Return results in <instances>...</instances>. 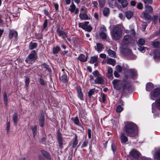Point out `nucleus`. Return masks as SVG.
<instances>
[{
    "label": "nucleus",
    "instance_id": "nucleus-1",
    "mask_svg": "<svg viewBox=\"0 0 160 160\" xmlns=\"http://www.w3.org/2000/svg\"><path fill=\"white\" fill-rule=\"evenodd\" d=\"M151 99L154 100L153 98H158L155 102L152 104V112L153 113L154 118L158 115V113H155L157 111V109L160 110V88H157L155 89L152 93H150Z\"/></svg>",
    "mask_w": 160,
    "mask_h": 160
},
{
    "label": "nucleus",
    "instance_id": "nucleus-2",
    "mask_svg": "<svg viewBox=\"0 0 160 160\" xmlns=\"http://www.w3.org/2000/svg\"><path fill=\"white\" fill-rule=\"evenodd\" d=\"M92 75L89 76L91 82L93 84H102L104 82V77L101 75L98 70L93 71Z\"/></svg>",
    "mask_w": 160,
    "mask_h": 160
},
{
    "label": "nucleus",
    "instance_id": "nucleus-3",
    "mask_svg": "<svg viewBox=\"0 0 160 160\" xmlns=\"http://www.w3.org/2000/svg\"><path fill=\"white\" fill-rule=\"evenodd\" d=\"M138 128L135 124L133 122H128L125 126V131L129 136L133 137L138 133Z\"/></svg>",
    "mask_w": 160,
    "mask_h": 160
},
{
    "label": "nucleus",
    "instance_id": "nucleus-4",
    "mask_svg": "<svg viewBox=\"0 0 160 160\" xmlns=\"http://www.w3.org/2000/svg\"><path fill=\"white\" fill-rule=\"evenodd\" d=\"M111 33L113 40H118L120 39L122 36L121 29L118 26H115L113 27L112 30L111 31Z\"/></svg>",
    "mask_w": 160,
    "mask_h": 160
},
{
    "label": "nucleus",
    "instance_id": "nucleus-5",
    "mask_svg": "<svg viewBox=\"0 0 160 160\" xmlns=\"http://www.w3.org/2000/svg\"><path fill=\"white\" fill-rule=\"evenodd\" d=\"M131 33L132 37H131L129 35H125L124 36L123 42L122 44V46L123 47L125 46V44L126 45L130 44L131 43H134L135 42V32L133 29L131 30Z\"/></svg>",
    "mask_w": 160,
    "mask_h": 160
},
{
    "label": "nucleus",
    "instance_id": "nucleus-6",
    "mask_svg": "<svg viewBox=\"0 0 160 160\" xmlns=\"http://www.w3.org/2000/svg\"><path fill=\"white\" fill-rule=\"evenodd\" d=\"M36 51L33 50L31 52L28 57L27 58L25 61L28 63L32 64L35 61L36 59Z\"/></svg>",
    "mask_w": 160,
    "mask_h": 160
},
{
    "label": "nucleus",
    "instance_id": "nucleus-7",
    "mask_svg": "<svg viewBox=\"0 0 160 160\" xmlns=\"http://www.w3.org/2000/svg\"><path fill=\"white\" fill-rule=\"evenodd\" d=\"M89 23V22L88 21L79 23L78 26L79 27L82 28L86 31L90 32L92 30V28L91 26L88 25Z\"/></svg>",
    "mask_w": 160,
    "mask_h": 160
},
{
    "label": "nucleus",
    "instance_id": "nucleus-8",
    "mask_svg": "<svg viewBox=\"0 0 160 160\" xmlns=\"http://www.w3.org/2000/svg\"><path fill=\"white\" fill-rule=\"evenodd\" d=\"M62 75L60 77V79L62 82H68V79L67 75L68 74V71L64 69L62 70Z\"/></svg>",
    "mask_w": 160,
    "mask_h": 160
},
{
    "label": "nucleus",
    "instance_id": "nucleus-9",
    "mask_svg": "<svg viewBox=\"0 0 160 160\" xmlns=\"http://www.w3.org/2000/svg\"><path fill=\"white\" fill-rule=\"evenodd\" d=\"M112 83L114 88L117 90H120L121 88L122 84L121 80L115 79L113 81Z\"/></svg>",
    "mask_w": 160,
    "mask_h": 160
},
{
    "label": "nucleus",
    "instance_id": "nucleus-10",
    "mask_svg": "<svg viewBox=\"0 0 160 160\" xmlns=\"http://www.w3.org/2000/svg\"><path fill=\"white\" fill-rule=\"evenodd\" d=\"M68 10L71 13H74L75 14H77L79 12V9L76 8L75 5L73 3H72L69 8Z\"/></svg>",
    "mask_w": 160,
    "mask_h": 160
},
{
    "label": "nucleus",
    "instance_id": "nucleus-11",
    "mask_svg": "<svg viewBox=\"0 0 160 160\" xmlns=\"http://www.w3.org/2000/svg\"><path fill=\"white\" fill-rule=\"evenodd\" d=\"M18 34L17 32L13 29L11 30L10 31L9 34V38L10 39H12L13 37H14L16 38L18 37Z\"/></svg>",
    "mask_w": 160,
    "mask_h": 160
},
{
    "label": "nucleus",
    "instance_id": "nucleus-12",
    "mask_svg": "<svg viewBox=\"0 0 160 160\" xmlns=\"http://www.w3.org/2000/svg\"><path fill=\"white\" fill-rule=\"evenodd\" d=\"M154 58L156 60H158L160 58V49H155L154 52Z\"/></svg>",
    "mask_w": 160,
    "mask_h": 160
},
{
    "label": "nucleus",
    "instance_id": "nucleus-13",
    "mask_svg": "<svg viewBox=\"0 0 160 160\" xmlns=\"http://www.w3.org/2000/svg\"><path fill=\"white\" fill-rule=\"evenodd\" d=\"M154 88L153 84L151 82H148L146 84V89L147 91L150 92Z\"/></svg>",
    "mask_w": 160,
    "mask_h": 160
},
{
    "label": "nucleus",
    "instance_id": "nucleus-14",
    "mask_svg": "<svg viewBox=\"0 0 160 160\" xmlns=\"http://www.w3.org/2000/svg\"><path fill=\"white\" fill-rule=\"evenodd\" d=\"M95 50L98 52H101L104 48L103 45L101 43H97L96 47H95Z\"/></svg>",
    "mask_w": 160,
    "mask_h": 160
},
{
    "label": "nucleus",
    "instance_id": "nucleus-15",
    "mask_svg": "<svg viewBox=\"0 0 160 160\" xmlns=\"http://www.w3.org/2000/svg\"><path fill=\"white\" fill-rule=\"evenodd\" d=\"M129 75L132 78H134L137 76V73L136 71L133 69H130L128 70Z\"/></svg>",
    "mask_w": 160,
    "mask_h": 160
},
{
    "label": "nucleus",
    "instance_id": "nucleus-16",
    "mask_svg": "<svg viewBox=\"0 0 160 160\" xmlns=\"http://www.w3.org/2000/svg\"><path fill=\"white\" fill-rule=\"evenodd\" d=\"M120 137L121 138V142L124 144H126V142L128 141V137H126L124 134L123 133L121 135Z\"/></svg>",
    "mask_w": 160,
    "mask_h": 160
},
{
    "label": "nucleus",
    "instance_id": "nucleus-17",
    "mask_svg": "<svg viewBox=\"0 0 160 160\" xmlns=\"http://www.w3.org/2000/svg\"><path fill=\"white\" fill-rule=\"evenodd\" d=\"M39 124L41 127H43L44 125V117L43 115L42 114L40 117L39 118Z\"/></svg>",
    "mask_w": 160,
    "mask_h": 160
},
{
    "label": "nucleus",
    "instance_id": "nucleus-18",
    "mask_svg": "<svg viewBox=\"0 0 160 160\" xmlns=\"http://www.w3.org/2000/svg\"><path fill=\"white\" fill-rule=\"evenodd\" d=\"M77 91L78 94V97L82 100H83V96L82 92H81V88L80 87L77 88Z\"/></svg>",
    "mask_w": 160,
    "mask_h": 160
},
{
    "label": "nucleus",
    "instance_id": "nucleus-19",
    "mask_svg": "<svg viewBox=\"0 0 160 160\" xmlns=\"http://www.w3.org/2000/svg\"><path fill=\"white\" fill-rule=\"evenodd\" d=\"M130 153L134 158H138L139 155V152L134 149L132 150L130 152Z\"/></svg>",
    "mask_w": 160,
    "mask_h": 160
},
{
    "label": "nucleus",
    "instance_id": "nucleus-20",
    "mask_svg": "<svg viewBox=\"0 0 160 160\" xmlns=\"http://www.w3.org/2000/svg\"><path fill=\"white\" fill-rule=\"evenodd\" d=\"M107 76L110 79H112V70L111 68H108V73L107 74Z\"/></svg>",
    "mask_w": 160,
    "mask_h": 160
},
{
    "label": "nucleus",
    "instance_id": "nucleus-21",
    "mask_svg": "<svg viewBox=\"0 0 160 160\" xmlns=\"http://www.w3.org/2000/svg\"><path fill=\"white\" fill-rule=\"evenodd\" d=\"M57 32L59 35L62 36L63 38H64L67 37L65 33L63 31L61 30L58 28L57 29Z\"/></svg>",
    "mask_w": 160,
    "mask_h": 160
},
{
    "label": "nucleus",
    "instance_id": "nucleus-22",
    "mask_svg": "<svg viewBox=\"0 0 160 160\" xmlns=\"http://www.w3.org/2000/svg\"><path fill=\"white\" fill-rule=\"evenodd\" d=\"M126 18L128 19H130L133 15V12L131 11H128L125 12Z\"/></svg>",
    "mask_w": 160,
    "mask_h": 160
},
{
    "label": "nucleus",
    "instance_id": "nucleus-23",
    "mask_svg": "<svg viewBox=\"0 0 160 160\" xmlns=\"http://www.w3.org/2000/svg\"><path fill=\"white\" fill-rule=\"evenodd\" d=\"M78 59L82 62H85L87 61V57L83 54H81L78 58Z\"/></svg>",
    "mask_w": 160,
    "mask_h": 160
},
{
    "label": "nucleus",
    "instance_id": "nucleus-24",
    "mask_svg": "<svg viewBox=\"0 0 160 160\" xmlns=\"http://www.w3.org/2000/svg\"><path fill=\"white\" fill-rule=\"evenodd\" d=\"M107 62L108 64H111L113 66L115 65L116 63L115 60L111 58H108L107 60Z\"/></svg>",
    "mask_w": 160,
    "mask_h": 160
},
{
    "label": "nucleus",
    "instance_id": "nucleus-25",
    "mask_svg": "<svg viewBox=\"0 0 160 160\" xmlns=\"http://www.w3.org/2000/svg\"><path fill=\"white\" fill-rule=\"evenodd\" d=\"M13 120L14 124L17 125L18 122V118L17 114L16 113H14L13 117Z\"/></svg>",
    "mask_w": 160,
    "mask_h": 160
},
{
    "label": "nucleus",
    "instance_id": "nucleus-26",
    "mask_svg": "<svg viewBox=\"0 0 160 160\" xmlns=\"http://www.w3.org/2000/svg\"><path fill=\"white\" fill-rule=\"evenodd\" d=\"M143 14L144 18L146 20H149L151 19V16L146 11L143 12Z\"/></svg>",
    "mask_w": 160,
    "mask_h": 160
},
{
    "label": "nucleus",
    "instance_id": "nucleus-27",
    "mask_svg": "<svg viewBox=\"0 0 160 160\" xmlns=\"http://www.w3.org/2000/svg\"><path fill=\"white\" fill-rule=\"evenodd\" d=\"M58 140L59 144V148L61 149L62 148V137L60 135H58Z\"/></svg>",
    "mask_w": 160,
    "mask_h": 160
},
{
    "label": "nucleus",
    "instance_id": "nucleus-28",
    "mask_svg": "<svg viewBox=\"0 0 160 160\" xmlns=\"http://www.w3.org/2000/svg\"><path fill=\"white\" fill-rule=\"evenodd\" d=\"M41 153L45 157H46L49 160H50L51 159L50 156L49 154L46 151L44 150H42Z\"/></svg>",
    "mask_w": 160,
    "mask_h": 160
},
{
    "label": "nucleus",
    "instance_id": "nucleus-29",
    "mask_svg": "<svg viewBox=\"0 0 160 160\" xmlns=\"http://www.w3.org/2000/svg\"><path fill=\"white\" fill-rule=\"evenodd\" d=\"M155 160H160V150H158L154 155Z\"/></svg>",
    "mask_w": 160,
    "mask_h": 160
},
{
    "label": "nucleus",
    "instance_id": "nucleus-30",
    "mask_svg": "<svg viewBox=\"0 0 160 160\" xmlns=\"http://www.w3.org/2000/svg\"><path fill=\"white\" fill-rule=\"evenodd\" d=\"M30 128L32 129L33 136H34L37 132V127L36 125L31 126L30 127Z\"/></svg>",
    "mask_w": 160,
    "mask_h": 160
},
{
    "label": "nucleus",
    "instance_id": "nucleus-31",
    "mask_svg": "<svg viewBox=\"0 0 160 160\" xmlns=\"http://www.w3.org/2000/svg\"><path fill=\"white\" fill-rule=\"evenodd\" d=\"M98 56H95L91 57L90 61V62L92 63H96L98 61Z\"/></svg>",
    "mask_w": 160,
    "mask_h": 160
},
{
    "label": "nucleus",
    "instance_id": "nucleus-32",
    "mask_svg": "<svg viewBox=\"0 0 160 160\" xmlns=\"http://www.w3.org/2000/svg\"><path fill=\"white\" fill-rule=\"evenodd\" d=\"M79 17L81 19L86 20L88 19V16L87 14L85 13L81 14L80 13Z\"/></svg>",
    "mask_w": 160,
    "mask_h": 160
},
{
    "label": "nucleus",
    "instance_id": "nucleus-33",
    "mask_svg": "<svg viewBox=\"0 0 160 160\" xmlns=\"http://www.w3.org/2000/svg\"><path fill=\"white\" fill-rule=\"evenodd\" d=\"M106 96L105 95L104 93H102L101 95L100 98V102L105 103L106 100Z\"/></svg>",
    "mask_w": 160,
    "mask_h": 160
},
{
    "label": "nucleus",
    "instance_id": "nucleus-34",
    "mask_svg": "<svg viewBox=\"0 0 160 160\" xmlns=\"http://www.w3.org/2000/svg\"><path fill=\"white\" fill-rule=\"evenodd\" d=\"M3 98L5 105L7 106L8 105V98L7 93L5 92H3Z\"/></svg>",
    "mask_w": 160,
    "mask_h": 160
},
{
    "label": "nucleus",
    "instance_id": "nucleus-35",
    "mask_svg": "<svg viewBox=\"0 0 160 160\" xmlns=\"http://www.w3.org/2000/svg\"><path fill=\"white\" fill-rule=\"evenodd\" d=\"M72 120L75 124L80 126V124L78 117H76L75 118H72Z\"/></svg>",
    "mask_w": 160,
    "mask_h": 160
},
{
    "label": "nucleus",
    "instance_id": "nucleus-36",
    "mask_svg": "<svg viewBox=\"0 0 160 160\" xmlns=\"http://www.w3.org/2000/svg\"><path fill=\"white\" fill-rule=\"evenodd\" d=\"M78 143L77 137L76 135H75V140L72 143V147L74 148H75Z\"/></svg>",
    "mask_w": 160,
    "mask_h": 160
},
{
    "label": "nucleus",
    "instance_id": "nucleus-37",
    "mask_svg": "<svg viewBox=\"0 0 160 160\" xmlns=\"http://www.w3.org/2000/svg\"><path fill=\"white\" fill-rule=\"evenodd\" d=\"M145 42V40L142 38H140L139 39L138 41V43L139 45H143Z\"/></svg>",
    "mask_w": 160,
    "mask_h": 160
},
{
    "label": "nucleus",
    "instance_id": "nucleus-38",
    "mask_svg": "<svg viewBox=\"0 0 160 160\" xmlns=\"http://www.w3.org/2000/svg\"><path fill=\"white\" fill-rule=\"evenodd\" d=\"M108 52L110 56L115 57L116 56L115 52L111 50H109L108 51Z\"/></svg>",
    "mask_w": 160,
    "mask_h": 160
},
{
    "label": "nucleus",
    "instance_id": "nucleus-39",
    "mask_svg": "<svg viewBox=\"0 0 160 160\" xmlns=\"http://www.w3.org/2000/svg\"><path fill=\"white\" fill-rule=\"evenodd\" d=\"M121 3L122 7H126L128 4L127 1L126 0H122L121 2Z\"/></svg>",
    "mask_w": 160,
    "mask_h": 160
},
{
    "label": "nucleus",
    "instance_id": "nucleus-40",
    "mask_svg": "<svg viewBox=\"0 0 160 160\" xmlns=\"http://www.w3.org/2000/svg\"><path fill=\"white\" fill-rule=\"evenodd\" d=\"M37 46V43L35 42H31L29 44V48L30 49H34Z\"/></svg>",
    "mask_w": 160,
    "mask_h": 160
},
{
    "label": "nucleus",
    "instance_id": "nucleus-41",
    "mask_svg": "<svg viewBox=\"0 0 160 160\" xmlns=\"http://www.w3.org/2000/svg\"><path fill=\"white\" fill-rule=\"evenodd\" d=\"M109 9L108 8H105L103 11V14L105 16H107L109 13Z\"/></svg>",
    "mask_w": 160,
    "mask_h": 160
},
{
    "label": "nucleus",
    "instance_id": "nucleus-42",
    "mask_svg": "<svg viewBox=\"0 0 160 160\" xmlns=\"http://www.w3.org/2000/svg\"><path fill=\"white\" fill-rule=\"evenodd\" d=\"M60 48L58 46H56L53 48V53L54 54H57L60 51Z\"/></svg>",
    "mask_w": 160,
    "mask_h": 160
},
{
    "label": "nucleus",
    "instance_id": "nucleus-43",
    "mask_svg": "<svg viewBox=\"0 0 160 160\" xmlns=\"http://www.w3.org/2000/svg\"><path fill=\"white\" fill-rule=\"evenodd\" d=\"M138 49L141 52L143 53L146 49H148V48H147L144 47L139 46L138 48Z\"/></svg>",
    "mask_w": 160,
    "mask_h": 160
},
{
    "label": "nucleus",
    "instance_id": "nucleus-44",
    "mask_svg": "<svg viewBox=\"0 0 160 160\" xmlns=\"http://www.w3.org/2000/svg\"><path fill=\"white\" fill-rule=\"evenodd\" d=\"M95 92V90L94 89H91L88 92V95L90 98H91V96L94 94Z\"/></svg>",
    "mask_w": 160,
    "mask_h": 160
},
{
    "label": "nucleus",
    "instance_id": "nucleus-45",
    "mask_svg": "<svg viewBox=\"0 0 160 160\" xmlns=\"http://www.w3.org/2000/svg\"><path fill=\"white\" fill-rule=\"evenodd\" d=\"M100 37L103 39H106L107 38V35L105 33L102 32L100 34Z\"/></svg>",
    "mask_w": 160,
    "mask_h": 160
},
{
    "label": "nucleus",
    "instance_id": "nucleus-46",
    "mask_svg": "<svg viewBox=\"0 0 160 160\" xmlns=\"http://www.w3.org/2000/svg\"><path fill=\"white\" fill-rule=\"evenodd\" d=\"M116 70L119 72H121L122 70V68L120 65H117L116 66Z\"/></svg>",
    "mask_w": 160,
    "mask_h": 160
},
{
    "label": "nucleus",
    "instance_id": "nucleus-47",
    "mask_svg": "<svg viewBox=\"0 0 160 160\" xmlns=\"http://www.w3.org/2000/svg\"><path fill=\"white\" fill-rule=\"evenodd\" d=\"M99 4L101 7H102L105 3V0H98Z\"/></svg>",
    "mask_w": 160,
    "mask_h": 160
},
{
    "label": "nucleus",
    "instance_id": "nucleus-48",
    "mask_svg": "<svg viewBox=\"0 0 160 160\" xmlns=\"http://www.w3.org/2000/svg\"><path fill=\"white\" fill-rule=\"evenodd\" d=\"M123 110V108L122 107L118 105L117 106L116 109V111L117 112H121Z\"/></svg>",
    "mask_w": 160,
    "mask_h": 160
},
{
    "label": "nucleus",
    "instance_id": "nucleus-49",
    "mask_svg": "<svg viewBox=\"0 0 160 160\" xmlns=\"http://www.w3.org/2000/svg\"><path fill=\"white\" fill-rule=\"evenodd\" d=\"M146 11H148L149 12H151L152 11L153 8L152 7L150 6H148L146 8Z\"/></svg>",
    "mask_w": 160,
    "mask_h": 160
},
{
    "label": "nucleus",
    "instance_id": "nucleus-50",
    "mask_svg": "<svg viewBox=\"0 0 160 160\" xmlns=\"http://www.w3.org/2000/svg\"><path fill=\"white\" fill-rule=\"evenodd\" d=\"M48 24V20L47 19H46L45 20L44 22L43 25V27L42 29V31H43L46 29Z\"/></svg>",
    "mask_w": 160,
    "mask_h": 160
},
{
    "label": "nucleus",
    "instance_id": "nucleus-51",
    "mask_svg": "<svg viewBox=\"0 0 160 160\" xmlns=\"http://www.w3.org/2000/svg\"><path fill=\"white\" fill-rule=\"evenodd\" d=\"M112 150L113 152H115L116 150V145L114 143H112L111 146Z\"/></svg>",
    "mask_w": 160,
    "mask_h": 160
},
{
    "label": "nucleus",
    "instance_id": "nucleus-52",
    "mask_svg": "<svg viewBox=\"0 0 160 160\" xmlns=\"http://www.w3.org/2000/svg\"><path fill=\"white\" fill-rule=\"evenodd\" d=\"M43 67L46 68V70H47L48 72H49L50 71V69L49 67V66L46 64H44L43 65Z\"/></svg>",
    "mask_w": 160,
    "mask_h": 160
},
{
    "label": "nucleus",
    "instance_id": "nucleus-53",
    "mask_svg": "<svg viewBox=\"0 0 160 160\" xmlns=\"http://www.w3.org/2000/svg\"><path fill=\"white\" fill-rule=\"evenodd\" d=\"M100 28L102 30V31L103 32H105L107 31L106 27L103 25H101L100 27Z\"/></svg>",
    "mask_w": 160,
    "mask_h": 160
},
{
    "label": "nucleus",
    "instance_id": "nucleus-54",
    "mask_svg": "<svg viewBox=\"0 0 160 160\" xmlns=\"http://www.w3.org/2000/svg\"><path fill=\"white\" fill-rule=\"evenodd\" d=\"M88 137L89 138H91L92 137V133L91 130L90 129H88Z\"/></svg>",
    "mask_w": 160,
    "mask_h": 160
},
{
    "label": "nucleus",
    "instance_id": "nucleus-55",
    "mask_svg": "<svg viewBox=\"0 0 160 160\" xmlns=\"http://www.w3.org/2000/svg\"><path fill=\"white\" fill-rule=\"evenodd\" d=\"M137 7L138 8L140 9H142L143 8L142 4L141 2L139 3L137 5Z\"/></svg>",
    "mask_w": 160,
    "mask_h": 160
},
{
    "label": "nucleus",
    "instance_id": "nucleus-56",
    "mask_svg": "<svg viewBox=\"0 0 160 160\" xmlns=\"http://www.w3.org/2000/svg\"><path fill=\"white\" fill-rule=\"evenodd\" d=\"M29 83V78L28 77H27L25 79V84L28 86Z\"/></svg>",
    "mask_w": 160,
    "mask_h": 160
},
{
    "label": "nucleus",
    "instance_id": "nucleus-57",
    "mask_svg": "<svg viewBox=\"0 0 160 160\" xmlns=\"http://www.w3.org/2000/svg\"><path fill=\"white\" fill-rule=\"evenodd\" d=\"M159 44V42L158 41H156L154 42L153 43V46L154 47H157L158 46Z\"/></svg>",
    "mask_w": 160,
    "mask_h": 160
},
{
    "label": "nucleus",
    "instance_id": "nucleus-58",
    "mask_svg": "<svg viewBox=\"0 0 160 160\" xmlns=\"http://www.w3.org/2000/svg\"><path fill=\"white\" fill-rule=\"evenodd\" d=\"M88 144V142L86 141H84L82 145V148H83L86 147Z\"/></svg>",
    "mask_w": 160,
    "mask_h": 160
},
{
    "label": "nucleus",
    "instance_id": "nucleus-59",
    "mask_svg": "<svg viewBox=\"0 0 160 160\" xmlns=\"http://www.w3.org/2000/svg\"><path fill=\"white\" fill-rule=\"evenodd\" d=\"M145 3H151L152 0H142Z\"/></svg>",
    "mask_w": 160,
    "mask_h": 160
},
{
    "label": "nucleus",
    "instance_id": "nucleus-60",
    "mask_svg": "<svg viewBox=\"0 0 160 160\" xmlns=\"http://www.w3.org/2000/svg\"><path fill=\"white\" fill-rule=\"evenodd\" d=\"M99 56L100 57L104 59L105 58H106V55L104 53L100 54L99 55Z\"/></svg>",
    "mask_w": 160,
    "mask_h": 160
},
{
    "label": "nucleus",
    "instance_id": "nucleus-61",
    "mask_svg": "<svg viewBox=\"0 0 160 160\" xmlns=\"http://www.w3.org/2000/svg\"><path fill=\"white\" fill-rule=\"evenodd\" d=\"M39 82L40 84L42 85H44L45 84V82L44 80L42 78H40L39 79Z\"/></svg>",
    "mask_w": 160,
    "mask_h": 160
},
{
    "label": "nucleus",
    "instance_id": "nucleus-62",
    "mask_svg": "<svg viewBox=\"0 0 160 160\" xmlns=\"http://www.w3.org/2000/svg\"><path fill=\"white\" fill-rule=\"evenodd\" d=\"M114 74L115 77L116 78H118L120 76L119 74L117 71H115L114 72Z\"/></svg>",
    "mask_w": 160,
    "mask_h": 160
},
{
    "label": "nucleus",
    "instance_id": "nucleus-63",
    "mask_svg": "<svg viewBox=\"0 0 160 160\" xmlns=\"http://www.w3.org/2000/svg\"><path fill=\"white\" fill-rule=\"evenodd\" d=\"M54 6L55 7V9L56 10H57L58 9V5L57 3H54Z\"/></svg>",
    "mask_w": 160,
    "mask_h": 160
},
{
    "label": "nucleus",
    "instance_id": "nucleus-64",
    "mask_svg": "<svg viewBox=\"0 0 160 160\" xmlns=\"http://www.w3.org/2000/svg\"><path fill=\"white\" fill-rule=\"evenodd\" d=\"M130 4L132 6H135L136 5V3L134 1H132L130 2Z\"/></svg>",
    "mask_w": 160,
    "mask_h": 160
}]
</instances>
